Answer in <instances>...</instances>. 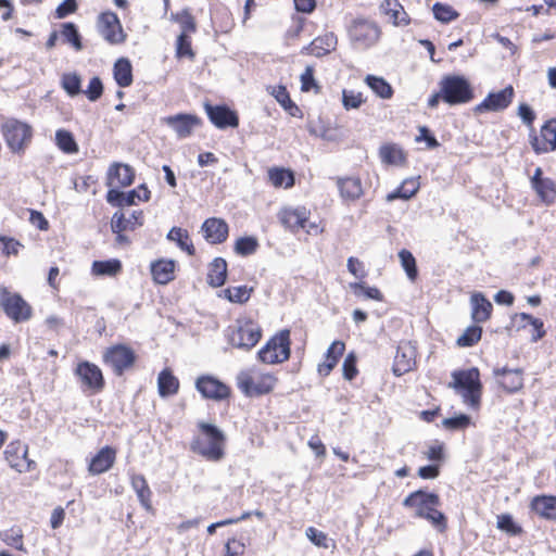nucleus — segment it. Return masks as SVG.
Wrapping results in <instances>:
<instances>
[{
    "instance_id": "49",
    "label": "nucleus",
    "mask_w": 556,
    "mask_h": 556,
    "mask_svg": "<svg viewBox=\"0 0 556 556\" xmlns=\"http://www.w3.org/2000/svg\"><path fill=\"white\" fill-rule=\"evenodd\" d=\"M482 334V328L478 325L469 326L462 336L458 337L456 343L459 346L468 348L476 344Z\"/></svg>"
},
{
    "instance_id": "58",
    "label": "nucleus",
    "mask_w": 556,
    "mask_h": 556,
    "mask_svg": "<svg viewBox=\"0 0 556 556\" xmlns=\"http://www.w3.org/2000/svg\"><path fill=\"white\" fill-rule=\"evenodd\" d=\"M0 538L8 545L13 546L20 551L23 549V542H22L23 533H22L21 529L11 528L9 530L0 532Z\"/></svg>"
},
{
    "instance_id": "56",
    "label": "nucleus",
    "mask_w": 556,
    "mask_h": 556,
    "mask_svg": "<svg viewBox=\"0 0 556 556\" xmlns=\"http://www.w3.org/2000/svg\"><path fill=\"white\" fill-rule=\"evenodd\" d=\"M111 229L116 233V242L118 244H128L129 240L122 232L127 230V226L124 225V214L115 213L112 217Z\"/></svg>"
},
{
    "instance_id": "47",
    "label": "nucleus",
    "mask_w": 556,
    "mask_h": 556,
    "mask_svg": "<svg viewBox=\"0 0 556 556\" xmlns=\"http://www.w3.org/2000/svg\"><path fill=\"white\" fill-rule=\"evenodd\" d=\"M172 20L180 24V35L189 36L197 31V24L194 17L189 10H182L179 13L173 14Z\"/></svg>"
},
{
    "instance_id": "29",
    "label": "nucleus",
    "mask_w": 556,
    "mask_h": 556,
    "mask_svg": "<svg viewBox=\"0 0 556 556\" xmlns=\"http://www.w3.org/2000/svg\"><path fill=\"white\" fill-rule=\"evenodd\" d=\"M345 351V344L342 341H333L327 350L325 362L318 365V374L326 377L336 367L339 358Z\"/></svg>"
},
{
    "instance_id": "30",
    "label": "nucleus",
    "mask_w": 556,
    "mask_h": 556,
    "mask_svg": "<svg viewBox=\"0 0 556 556\" xmlns=\"http://www.w3.org/2000/svg\"><path fill=\"white\" fill-rule=\"evenodd\" d=\"M406 507H414L416 510H424L431 505H440V498L434 493H427L421 490L410 493L403 502Z\"/></svg>"
},
{
    "instance_id": "8",
    "label": "nucleus",
    "mask_w": 556,
    "mask_h": 556,
    "mask_svg": "<svg viewBox=\"0 0 556 556\" xmlns=\"http://www.w3.org/2000/svg\"><path fill=\"white\" fill-rule=\"evenodd\" d=\"M238 388L248 396H257L269 393L276 386L277 379L270 374L253 376L241 371L237 376Z\"/></svg>"
},
{
    "instance_id": "4",
    "label": "nucleus",
    "mask_w": 556,
    "mask_h": 556,
    "mask_svg": "<svg viewBox=\"0 0 556 556\" xmlns=\"http://www.w3.org/2000/svg\"><path fill=\"white\" fill-rule=\"evenodd\" d=\"M443 101L450 105L467 103L473 98L469 81L464 76L448 75L440 81Z\"/></svg>"
},
{
    "instance_id": "55",
    "label": "nucleus",
    "mask_w": 556,
    "mask_h": 556,
    "mask_svg": "<svg viewBox=\"0 0 556 556\" xmlns=\"http://www.w3.org/2000/svg\"><path fill=\"white\" fill-rule=\"evenodd\" d=\"M432 11L434 17L442 23H448L458 17V13L451 5L440 2L434 3Z\"/></svg>"
},
{
    "instance_id": "23",
    "label": "nucleus",
    "mask_w": 556,
    "mask_h": 556,
    "mask_svg": "<svg viewBox=\"0 0 556 556\" xmlns=\"http://www.w3.org/2000/svg\"><path fill=\"white\" fill-rule=\"evenodd\" d=\"M135 172L128 164L114 163L108 172V185L127 187L134 182Z\"/></svg>"
},
{
    "instance_id": "46",
    "label": "nucleus",
    "mask_w": 556,
    "mask_h": 556,
    "mask_svg": "<svg viewBox=\"0 0 556 556\" xmlns=\"http://www.w3.org/2000/svg\"><path fill=\"white\" fill-rule=\"evenodd\" d=\"M305 534H306L307 539L317 547H321V548H326V549L327 548H332V549L336 548L334 540L328 538V535L325 532L319 531L314 527H308L305 531Z\"/></svg>"
},
{
    "instance_id": "25",
    "label": "nucleus",
    "mask_w": 556,
    "mask_h": 556,
    "mask_svg": "<svg viewBox=\"0 0 556 556\" xmlns=\"http://www.w3.org/2000/svg\"><path fill=\"white\" fill-rule=\"evenodd\" d=\"M337 43L338 39L336 35L333 33H328L315 38L308 46L302 49V53L320 58L333 51Z\"/></svg>"
},
{
    "instance_id": "19",
    "label": "nucleus",
    "mask_w": 556,
    "mask_h": 556,
    "mask_svg": "<svg viewBox=\"0 0 556 556\" xmlns=\"http://www.w3.org/2000/svg\"><path fill=\"white\" fill-rule=\"evenodd\" d=\"M205 112L210 121L220 129L227 127H237L239 125V117L235 111H231L226 105H211L205 104Z\"/></svg>"
},
{
    "instance_id": "32",
    "label": "nucleus",
    "mask_w": 556,
    "mask_h": 556,
    "mask_svg": "<svg viewBox=\"0 0 556 556\" xmlns=\"http://www.w3.org/2000/svg\"><path fill=\"white\" fill-rule=\"evenodd\" d=\"M227 278V263L223 257H216L210 264L207 282L214 288L222 287Z\"/></svg>"
},
{
    "instance_id": "60",
    "label": "nucleus",
    "mask_w": 556,
    "mask_h": 556,
    "mask_svg": "<svg viewBox=\"0 0 556 556\" xmlns=\"http://www.w3.org/2000/svg\"><path fill=\"white\" fill-rule=\"evenodd\" d=\"M176 54L178 58L192 59L194 53L191 48V40L189 36L179 35L176 41Z\"/></svg>"
},
{
    "instance_id": "34",
    "label": "nucleus",
    "mask_w": 556,
    "mask_h": 556,
    "mask_svg": "<svg viewBox=\"0 0 556 556\" xmlns=\"http://www.w3.org/2000/svg\"><path fill=\"white\" fill-rule=\"evenodd\" d=\"M338 187L341 193V197L346 200H356L362 193V182L359 178L350 177V178H338Z\"/></svg>"
},
{
    "instance_id": "28",
    "label": "nucleus",
    "mask_w": 556,
    "mask_h": 556,
    "mask_svg": "<svg viewBox=\"0 0 556 556\" xmlns=\"http://www.w3.org/2000/svg\"><path fill=\"white\" fill-rule=\"evenodd\" d=\"M530 507L540 517L548 520H556V496H535L531 501Z\"/></svg>"
},
{
    "instance_id": "14",
    "label": "nucleus",
    "mask_w": 556,
    "mask_h": 556,
    "mask_svg": "<svg viewBox=\"0 0 556 556\" xmlns=\"http://www.w3.org/2000/svg\"><path fill=\"white\" fill-rule=\"evenodd\" d=\"M75 374L85 388L94 392H99L103 389V375L97 365L89 362H81L77 365Z\"/></svg>"
},
{
    "instance_id": "36",
    "label": "nucleus",
    "mask_w": 556,
    "mask_h": 556,
    "mask_svg": "<svg viewBox=\"0 0 556 556\" xmlns=\"http://www.w3.org/2000/svg\"><path fill=\"white\" fill-rule=\"evenodd\" d=\"M114 78L116 84L122 88L132 84V67L127 59L122 58L115 62Z\"/></svg>"
},
{
    "instance_id": "40",
    "label": "nucleus",
    "mask_w": 556,
    "mask_h": 556,
    "mask_svg": "<svg viewBox=\"0 0 556 556\" xmlns=\"http://www.w3.org/2000/svg\"><path fill=\"white\" fill-rule=\"evenodd\" d=\"M365 81L378 97L382 99H390L392 97V87L382 77L367 75Z\"/></svg>"
},
{
    "instance_id": "48",
    "label": "nucleus",
    "mask_w": 556,
    "mask_h": 556,
    "mask_svg": "<svg viewBox=\"0 0 556 556\" xmlns=\"http://www.w3.org/2000/svg\"><path fill=\"white\" fill-rule=\"evenodd\" d=\"M533 189L545 203H554L556 201V186L552 179L545 178V180L534 186Z\"/></svg>"
},
{
    "instance_id": "37",
    "label": "nucleus",
    "mask_w": 556,
    "mask_h": 556,
    "mask_svg": "<svg viewBox=\"0 0 556 556\" xmlns=\"http://www.w3.org/2000/svg\"><path fill=\"white\" fill-rule=\"evenodd\" d=\"M166 237L169 241L176 242L180 250L186 251L189 255H194L195 249L186 229L173 227Z\"/></svg>"
},
{
    "instance_id": "45",
    "label": "nucleus",
    "mask_w": 556,
    "mask_h": 556,
    "mask_svg": "<svg viewBox=\"0 0 556 556\" xmlns=\"http://www.w3.org/2000/svg\"><path fill=\"white\" fill-rule=\"evenodd\" d=\"M268 177L270 182L275 187H282L289 188L293 186L294 184V176L291 170L283 169V168H271L268 170Z\"/></svg>"
},
{
    "instance_id": "11",
    "label": "nucleus",
    "mask_w": 556,
    "mask_h": 556,
    "mask_svg": "<svg viewBox=\"0 0 556 556\" xmlns=\"http://www.w3.org/2000/svg\"><path fill=\"white\" fill-rule=\"evenodd\" d=\"M2 132L7 144L13 152L23 151L31 138L30 126L14 118L8 119L2 125Z\"/></svg>"
},
{
    "instance_id": "9",
    "label": "nucleus",
    "mask_w": 556,
    "mask_h": 556,
    "mask_svg": "<svg viewBox=\"0 0 556 556\" xmlns=\"http://www.w3.org/2000/svg\"><path fill=\"white\" fill-rule=\"evenodd\" d=\"M136 355L132 349L124 344H116L106 349L103 362L116 376H122L125 370L132 367Z\"/></svg>"
},
{
    "instance_id": "38",
    "label": "nucleus",
    "mask_w": 556,
    "mask_h": 556,
    "mask_svg": "<svg viewBox=\"0 0 556 556\" xmlns=\"http://www.w3.org/2000/svg\"><path fill=\"white\" fill-rule=\"evenodd\" d=\"M122 269V263L118 260L94 261L91 271L96 276H116Z\"/></svg>"
},
{
    "instance_id": "2",
    "label": "nucleus",
    "mask_w": 556,
    "mask_h": 556,
    "mask_svg": "<svg viewBox=\"0 0 556 556\" xmlns=\"http://www.w3.org/2000/svg\"><path fill=\"white\" fill-rule=\"evenodd\" d=\"M262 337L261 327L250 318H238L226 330L228 343L237 349L251 350Z\"/></svg>"
},
{
    "instance_id": "57",
    "label": "nucleus",
    "mask_w": 556,
    "mask_h": 556,
    "mask_svg": "<svg viewBox=\"0 0 556 556\" xmlns=\"http://www.w3.org/2000/svg\"><path fill=\"white\" fill-rule=\"evenodd\" d=\"M350 288L354 291V293L357 296L363 295L367 299H372V300H377V301L382 300L381 292L375 287H368L363 282H353V283H350Z\"/></svg>"
},
{
    "instance_id": "31",
    "label": "nucleus",
    "mask_w": 556,
    "mask_h": 556,
    "mask_svg": "<svg viewBox=\"0 0 556 556\" xmlns=\"http://www.w3.org/2000/svg\"><path fill=\"white\" fill-rule=\"evenodd\" d=\"M381 11L390 16L391 22L395 26H406L409 23L407 13L399 0H383L380 5Z\"/></svg>"
},
{
    "instance_id": "21",
    "label": "nucleus",
    "mask_w": 556,
    "mask_h": 556,
    "mask_svg": "<svg viewBox=\"0 0 556 556\" xmlns=\"http://www.w3.org/2000/svg\"><path fill=\"white\" fill-rule=\"evenodd\" d=\"M493 375L496 377L497 383L509 393L519 391L523 386L522 370L520 368H494Z\"/></svg>"
},
{
    "instance_id": "44",
    "label": "nucleus",
    "mask_w": 556,
    "mask_h": 556,
    "mask_svg": "<svg viewBox=\"0 0 556 556\" xmlns=\"http://www.w3.org/2000/svg\"><path fill=\"white\" fill-rule=\"evenodd\" d=\"M55 141L59 149L64 153L73 154L78 152V146L74 139V136L68 130L59 129L55 132Z\"/></svg>"
},
{
    "instance_id": "15",
    "label": "nucleus",
    "mask_w": 556,
    "mask_h": 556,
    "mask_svg": "<svg viewBox=\"0 0 556 556\" xmlns=\"http://www.w3.org/2000/svg\"><path fill=\"white\" fill-rule=\"evenodd\" d=\"M162 122L170 127L180 139L189 137L193 129L201 124L198 116L185 113L165 116Z\"/></svg>"
},
{
    "instance_id": "13",
    "label": "nucleus",
    "mask_w": 556,
    "mask_h": 556,
    "mask_svg": "<svg viewBox=\"0 0 556 556\" xmlns=\"http://www.w3.org/2000/svg\"><path fill=\"white\" fill-rule=\"evenodd\" d=\"M514 96V88L509 85L500 91L490 92L485 99L475 108V111L477 113L504 111L513 102Z\"/></svg>"
},
{
    "instance_id": "35",
    "label": "nucleus",
    "mask_w": 556,
    "mask_h": 556,
    "mask_svg": "<svg viewBox=\"0 0 556 556\" xmlns=\"http://www.w3.org/2000/svg\"><path fill=\"white\" fill-rule=\"evenodd\" d=\"M159 393L162 397L174 395L178 392L179 381L168 369H163L157 378Z\"/></svg>"
},
{
    "instance_id": "64",
    "label": "nucleus",
    "mask_w": 556,
    "mask_h": 556,
    "mask_svg": "<svg viewBox=\"0 0 556 556\" xmlns=\"http://www.w3.org/2000/svg\"><path fill=\"white\" fill-rule=\"evenodd\" d=\"M245 552V545L243 542L231 539L225 545L224 556H243Z\"/></svg>"
},
{
    "instance_id": "24",
    "label": "nucleus",
    "mask_w": 556,
    "mask_h": 556,
    "mask_svg": "<svg viewBox=\"0 0 556 556\" xmlns=\"http://www.w3.org/2000/svg\"><path fill=\"white\" fill-rule=\"evenodd\" d=\"M115 458L116 451L111 446H104L91 458L88 470L91 475L106 472L112 468Z\"/></svg>"
},
{
    "instance_id": "18",
    "label": "nucleus",
    "mask_w": 556,
    "mask_h": 556,
    "mask_svg": "<svg viewBox=\"0 0 556 556\" xmlns=\"http://www.w3.org/2000/svg\"><path fill=\"white\" fill-rule=\"evenodd\" d=\"M195 388L205 399L218 401L227 399L230 394V390L226 384L211 376H202L198 378Z\"/></svg>"
},
{
    "instance_id": "16",
    "label": "nucleus",
    "mask_w": 556,
    "mask_h": 556,
    "mask_svg": "<svg viewBox=\"0 0 556 556\" xmlns=\"http://www.w3.org/2000/svg\"><path fill=\"white\" fill-rule=\"evenodd\" d=\"M416 350L409 341H402L394 357L392 371L400 377L410 371L415 365Z\"/></svg>"
},
{
    "instance_id": "12",
    "label": "nucleus",
    "mask_w": 556,
    "mask_h": 556,
    "mask_svg": "<svg viewBox=\"0 0 556 556\" xmlns=\"http://www.w3.org/2000/svg\"><path fill=\"white\" fill-rule=\"evenodd\" d=\"M27 454L28 446L21 441L11 442L4 451L9 465L18 472L31 471L36 466L35 462L27 457Z\"/></svg>"
},
{
    "instance_id": "53",
    "label": "nucleus",
    "mask_w": 556,
    "mask_h": 556,
    "mask_svg": "<svg viewBox=\"0 0 556 556\" xmlns=\"http://www.w3.org/2000/svg\"><path fill=\"white\" fill-rule=\"evenodd\" d=\"M497 528L513 536L522 533V528L514 521L513 516L509 514L497 516Z\"/></svg>"
},
{
    "instance_id": "59",
    "label": "nucleus",
    "mask_w": 556,
    "mask_h": 556,
    "mask_svg": "<svg viewBox=\"0 0 556 556\" xmlns=\"http://www.w3.org/2000/svg\"><path fill=\"white\" fill-rule=\"evenodd\" d=\"M515 318H519L521 321H527L534 328L535 334L532 336L533 341H538L539 339L544 337L545 331L543 329V321L541 319L534 318L527 313L517 314Z\"/></svg>"
},
{
    "instance_id": "26",
    "label": "nucleus",
    "mask_w": 556,
    "mask_h": 556,
    "mask_svg": "<svg viewBox=\"0 0 556 556\" xmlns=\"http://www.w3.org/2000/svg\"><path fill=\"white\" fill-rule=\"evenodd\" d=\"M471 318L475 323L486 321L492 312V303L480 292L473 293L470 298Z\"/></svg>"
},
{
    "instance_id": "52",
    "label": "nucleus",
    "mask_w": 556,
    "mask_h": 556,
    "mask_svg": "<svg viewBox=\"0 0 556 556\" xmlns=\"http://www.w3.org/2000/svg\"><path fill=\"white\" fill-rule=\"evenodd\" d=\"M399 257L407 277L410 280H415L417 277V266L414 255L408 250L403 249L399 252Z\"/></svg>"
},
{
    "instance_id": "51",
    "label": "nucleus",
    "mask_w": 556,
    "mask_h": 556,
    "mask_svg": "<svg viewBox=\"0 0 556 556\" xmlns=\"http://www.w3.org/2000/svg\"><path fill=\"white\" fill-rule=\"evenodd\" d=\"M258 248V241L255 237H241L235 243V252L242 256L252 255Z\"/></svg>"
},
{
    "instance_id": "41",
    "label": "nucleus",
    "mask_w": 556,
    "mask_h": 556,
    "mask_svg": "<svg viewBox=\"0 0 556 556\" xmlns=\"http://www.w3.org/2000/svg\"><path fill=\"white\" fill-rule=\"evenodd\" d=\"M253 288L248 286L229 287L223 290L224 296L231 303L243 304L249 301Z\"/></svg>"
},
{
    "instance_id": "10",
    "label": "nucleus",
    "mask_w": 556,
    "mask_h": 556,
    "mask_svg": "<svg viewBox=\"0 0 556 556\" xmlns=\"http://www.w3.org/2000/svg\"><path fill=\"white\" fill-rule=\"evenodd\" d=\"M97 30L112 46L123 43L127 37L118 16L112 11L103 12L98 16Z\"/></svg>"
},
{
    "instance_id": "7",
    "label": "nucleus",
    "mask_w": 556,
    "mask_h": 556,
    "mask_svg": "<svg viewBox=\"0 0 556 556\" xmlns=\"http://www.w3.org/2000/svg\"><path fill=\"white\" fill-rule=\"evenodd\" d=\"M0 307L14 323L27 321L33 316L31 306L18 293H12L0 287Z\"/></svg>"
},
{
    "instance_id": "63",
    "label": "nucleus",
    "mask_w": 556,
    "mask_h": 556,
    "mask_svg": "<svg viewBox=\"0 0 556 556\" xmlns=\"http://www.w3.org/2000/svg\"><path fill=\"white\" fill-rule=\"evenodd\" d=\"M84 92L90 101H97L103 93V85L101 79L98 76L92 77L89 81L87 90Z\"/></svg>"
},
{
    "instance_id": "6",
    "label": "nucleus",
    "mask_w": 556,
    "mask_h": 556,
    "mask_svg": "<svg viewBox=\"0 0 556 556\" xmlns=\"http://www.w3.org/2000/svg\"><path fill=\"white\" fill-rule=\"evenodd\" d=\"M349 36L358 49H369L375 46L381 36L380 27L376 22L367 18H356L349 28Z\"/></svg>"
},
{
    "instance_id": "27",
    "label": "nucleus",
    "mask_w": 556,
    "mask_h": 556,
    "mask_svg": "<svg viewBox=\"0 0 556 556\" xmlns=\"http://www.w3.org/2000/svg\"><path fill=\"white\" fill-rule=\"evenodd\" d=\"M153 280L159 285H166L175 278V262L172 260H159L150 266Z\"/></svg>"
},
{
    "instance_id": "54",
    "label": "nucleus",
    "mask_w": 556,
    "mask_h": 556,
    "mask_svg": "<svg viewBox=\"0 0 556 556\" xmlns=\"http://www.w3.org/2000/svg\"><path fill=\"white\" fill-rule=\"evenodd\" d=\"M62 87L71 96H77L81 92V79L75 73H67L62 76Z\"/></svg>"
},
{
    "instance_id": "3",
    "label": "nucleus",
    "mask_w": 556,
    "mask_h": 556,
    "mask_svg": "<svg viewBox=\"0 0 556 556\" xmlns=\"http://www.w3.org/2000/svg\"><path fill=\"white\" fill-rule=\"evenodd\" d=\"M453 382L450 383L463 397L465 404L477 407L481 399L482 384L478 368L453 372Z\"/></svg>"
},
{
    "instance_id": "62",
    "label": "nucleus",
    "mask_w": 556,
    "mask_h": 556,
    "mask_svg": "<svg viewBox=\"0 0 556 556\" xmlns=\"http://www.w3.org/2000/svg\"><path fill=\"white\" fill-rule=\"evenodd\" d=\"M342 103L346 110L357 109L363 103L362 93L354 90H343Z\"/></svg>"
},
{
    "instance_id": "5",
    "label": "nucleus",
    "mask_w": 556,
    "mask_h": 556,
    "mask_svg": "<svg viewBox=\"0 0 556 556\" xmlns=\"http://www.w3.org/2000/svg\"><path fill=\"white\" fill-rule=\"evenodd\" d=\"M258 359L265 364H278L290 356V331L283 329L270 338L258 351Z\"/></svg>"
},
{
    "instance_id": "50",
    "label": "nucleus",
    "mask_w": 556,
    "mask_h": 556,
    "mask_svg": "<svg viewBox=\"0 0 556 556\" xmlns=\"http://www.w3.org/2000/svg\"><path fill=\"white\" fill-rule=\"evenodd\" d=\"M271 94L276 98V100L281 104V106L289 111L292 116L296 115L299 112V108L292 102L290 96L283 86H278L273 89Z\"/></svg>"
},
{
    "instance_id": "22",
    "label": "nucleus",
    "mask_w": 556,
    "mask_h": 556,
    "mask_svg": "<svg viewBox=\"0 0 556 556\" xmlns=\"http://www.w3.org/2000/svg\"><path fill=\"white\" fill-rule=\"evenodd\" d=\"M278 216L280 223L292 232H296L300 228H306V223H308L305 207L283 208Z\"/></svg>"
},
{
    "instance_id": "61",
    "label": "nucleus",
    "mask_w": 556,
    "mask_h": 556,
    "mask_svg": "<svg viewBox=\"0 0 556 556\" xmlns=\"http://www.w3.org/2000/svg\"><path fill=\"white\" fill-rule=\"evenodd\" d=\"M136 199L140 201H148L150 199V191L148 190L146 185L142 184L138 187V189H132L129 192L125 193L126 205L135 204Z\"/></svg>"
},
{
    "instance_id": "33",
    "label": "nucleus",
    "mask_w": 556,
    "mask_h": 556,
    "mask_svg": "<svg viewBox=\"0 0 556 556\" xmlns=\"http://www.w3.org/2000/svg\"><path fill=\"white\" fill-rule=\"evenodd\" d=\"M131 486H132L134 491L136 492L138 500L141 503V505L143 506V508L148 511L151 510L152 509V504H151L152 493H151V490L148 485L146 478L142 475H134L131 477Z\"/></svg>"
},
{
    "instance_id": "43",
    "label": "nucleus",
    "mask_w": 556,
    "mask_h": 556,
    "mask_svg": "<svg viewBox=\"0 0 556 556\" xmlns=\"http://www.w3.org/2000/svg\"><path fill=\"white\" fill-rule=\"evenodd\" d=\"M381 161L390 165H399L404 162L403 151L396 144H384L379 149Z\"/></svg>"
},
{
    "instance_id": "17",
    "label": "nucleus",
    "mask_w": 556,
    "mask_h": 556,
    "mask_svg": "<svg viewBox=\"0 0 556 556\" xmlns=\"http://www.w3.org/2000/svg\"><path fill=\"white\" fill-rule=\"evenodd\" d=\"M541 139L531 137L530 143L535 153H547L556 150V118L547 121L541 128Z\"/></svg>"
},
{
    "instance_id": "39",
    "label": "nucleus",
    "mask_w": 556,
    "mask_h": 556,
    "mask_svg": "<svg viewBox=\"0 0 556 556\" xmlns=\"http://www.w3.org/2000/svg\"><path fill=\"white\" fill-rule=\"evenodd\" d=\"M437 506L438 505H431V507L424 510H416V516L427 519L440 532H443L446 529V518L444 514L437 509Z\"/></svg>"
},
{
    "instance_id": "1",
    "label": "nucleus",
    "mask_w": 556,
    "mask_h": 556,
    "mask_svg": "<svg viewBox=\"0 0 556 556\" xmlns=\"http://www.w3.org/2000/svg\"><path fill=\"white\" fill-rule=\"evenodd\" d=\"M198 427L200 433L192 439L190 450L208 462H220L225 457V433L207 422H200Z\"/></svg>"
},
{
    "instance_id": "42",
    "label": "nucleus",
    "mask_w": 556,
    "mask_h": 556,
    "mask_svg": "<svg viewBox=\"0 0 556 556\" xmlns=\"http://www.w3.org/2000/svg\"><path fill=\"white\" fill-rule=\"evenodd\" d=\"M61 35L64 41L71 45L76 51L83 50L81 36L74 23L67 22L62 24Z\"/></svg>"
},
{
    "instance_id": "20",
    "label": "nucleus",
    "mask_w": 556,
    "mask_h": 556,
    "mask_svg": "<svg viewBox=\"0 0 556 556\" xmlns=\"http://www.w3.org/2000/svg\"><path fill=\"white\" fill-rule=\"evenodd\" d=\"M201 231L208 243L219 244L227 240L229 227L224 219L210 217L203 222Z\"/></svg>"
}]
</instances>
